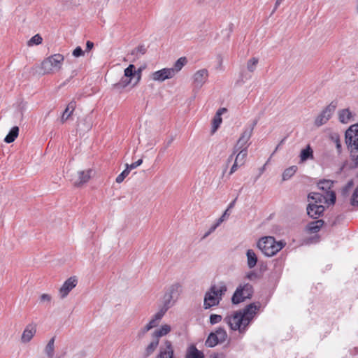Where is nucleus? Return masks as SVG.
Segmentation results:
<instances>
[{"instance_id":"obj_1","label":"nucleus","mask_w":358,"mask_h":358,"mask_svg":"<svg viewBox=\"0 0 358 358\" xmlns=\"http://www.w3.org/2000/svg\"><path fill=\"white\" fill-rule=\"evenodd\" d=\"M260 306L259 302L252 303L246 306L243 310H239L227 315L224 318V322L231 330H238L241 334H243L246 331Z\"/></svg>"},{"instance_id":"obj_2","label":"nucleus","mask_w":358,"mask_h":358,"mask_svg":"<svg viewBox=\"0 0 358 358\" xmlns=\"http://www.w3.org/2000/svg\"><path fill=\"white\" fill-rule=\"evenodd\" d=\"M227 291V285L223 281L212 285L205 294L203 308L209 309L211 307L218 306Z\"/></svg>"},{"instance_id":"obj_3","label":"nucleus","mask_w":358,"mask_h":358,"mask_svg":"<svg viewBox=\"0 0 358 358\" xmlns=\"http://www.w3.org/2000/svg\"><path fill=\"white\" fill-rule=\"evenodd\" d=\"M345 143L350 152L354 167L358 166V123L350 126L345 133Z\"/></svg>"},{"instance_id":"obj_4","label":"nucleus","mask_w":358,"mask_h":358,"mask_svg":"<svg viewBox=\"0 0 358 358\" xmlns=\"http://www.w3.org/2000/svg\"><path fill=\"white\" fill-rule=\"evenodd\" d=\"M286 245L283 241H276L273 236L261 238L257 242L258 248L267 257H272Z\"/></svg>"},{"instance_id":"obj_5","label":"nucleus","mask_w":358,"mask_h":358,"mask_svg":"<svg viewBox=\"0 0 358 358\" xmlns=\"http://www.w3.org/2000/svg\"><path fill=\"white\" fill-rule=\"evenodd\" d=\"M64 57L61 54H55L44 59L41 63V69L44 74L59 71L62 66Z\"/></svg>"},{"instance_id":"obj_6","label":"nucleus","mask_w":358,"mask_h":358,"mask_svg":"<svg viewBox=\"0 0 358 358\" xmlns=\"http://www.w3.org/2000/svg\"><path fill=\"white\" fill-rule=\"evenodd\" d=\"M253 294V287L249 283L241 284L234 292L231 301L234 304H238L246 299H250Z\"/></svg>"},{"instance_id":"obj_7","label":"nucleus","mask_w":358,"mask_h":358,"mask_svg":"<svg viewBox=\"0 0 358 358\" xmlns=\"http://www.w3.org/2000/svg\"><path fill=\"white\" fill-rule=\"evenodd\" d=\"M257 124V120H255L253 121V122L252 124L245 127V128L244 129L240 138H238L236 144L234 147V148L236 150H238L240 149L248 150V148L250 145V143H248V141L252 136L254 128Z\"/></svg>"},{"instance_id":"obj_8","label":"nucleus","mask_w":358,"mask_h":358,"mask_svg":"<svg viewBox=\"0 0 358 358\" xmlns=\"http://www.w3.org/2000/svg\"><path fill=\"white\" fill-rule=\"evenodd\" d=\"M308 199L313 200L315 203L322 204H334L336 201L335 192H330L327 195H324L322 192H311L308 196Z\"/></svg>"},{"instance_id":"obj_9","label":"nucleus","mask_w":358,"mask_h":358,"mask_svg":"<svg viewBox=\"0 0 358 358\" xmlns=\"http://www.w3.org/2000/svg\"><path fill=\"white\" fill-rule=\"evenodd\" d=\"M337 107V102L331 101L317 117L315 121V125L317 127L325 124L331 117Z\"/></svg>"},{"instance_id":"obj_10","label":"nucleus","mask_w":358,"mask_h":358,"mask_svg":"<svg viewBox=\"0 0 358 358\" xmlns=\"http://www.w3.org/2000/svg\"><path fill=\"white\" fill-rule=\"evenodd\" d=\"M155 358H174V349L170 341H164L159 346V352Z\"/></svg>"},{"instance_id":"obj_11","label":"nucleus","mask_w":358,"mask_h":358,"mask_svg":"<svg viewBox=\"0 0 358 358\" xmlns=\"http://www.w3.org/2000/svg\"><path fill=\"white\" fill-rule=\"evenodd\" d=\"M78 280L76 277L72 276L68 278L62 285L59 290V296L62 299L65 298L69 293L76 286Z\"/></svg>"},{"instance_id":"obj_12","label":"nucleus","mask_w":358,"mask_h":358,"mask_svg":"<svg viewBox=\"0 0 358 358\" xmlns=\"http://www.w3.org/2000/svg\"><path fill=\"white\" fill-rule=\"evenodd\" d=\"M173 76L172 69L164 68L153 72L151 75V78L155 81L163 82L166 79L172 78Z\"/></svg>"},{"instance_id":"obj_13","label":"nucleus","mask_w":358,"mask_h":358,"mask_svg":"<svg viewBox=\"0 0 358 358\" xmlns=\"http://www.w3.org/2000/svg\"><path fill=\"white\" fill-rule=\"evenodd\" d=\"M208 72L206 69L197 71L193 76V85L196 89H200L206 82Z\"/></svg>"},{"instance_id":"obj_14","label":"nucleus","mask_w":358,"mask_h":358,"mask_svg":"<svg viewBox=\"0 0 358 358\" xmlns=\"http://www.w3.org/2000/svg\"><path fill=\"white\" fill-rule=\"evenodd\" d=\"M92 170L87 169L85 171H80L77 173L76 176L73 178V184L75 186H80L87 182L91 178Z\"/></svg>"},{"instance_id":"obj_15","label":"nucleus","mask_w":358,"mask_h":358,"mask_svg":"<svg viewBox=\"0 0 358 358\" xmlns=\"http://www.w3.org/2000/svg\"><path fill=\"white\" fill-rule=\"evenodd\" d=\"M36 324L34 323H30L27 324L22 332L21 341L24 343L29 342L36 334Z\"/></svg>"},{"instance_id":"obj_16","label":"nucleus","mask_w":358,"mask_h":358,"mask_svg":"<svg viewBox=\"0 0 358 358\" xmlns=\"http://www.w3.org/2000/svg\"><path fill=\"white\" fill-rule=\"evenodd\" d=\"M324 207L322 204L309 203L307 206V214L312 218L317 219L323 213Z\"/></svg>"},{"instance_id":"obj_17","label":"nucleus","mask_w":358,"mask_h":358,"mask_svg":"<svg viewBox=\"0 0 358 358\" xmlns=\"http://www.w3.org/2000/svg\"><path fill=\"white\" fill-rule=\"evenodd\" d=\"M171 331V327L169 324H163L159 328L155 329L152 334V338H155L159 341V338L167 335Z\"/></svg>"},{"instance_id":"obj_18","label":"nucleus","mask_w":358,"mask_h":358,"mask_svg":"<svg viewBox=\"0 0 358 358\" xmlns=\"http://www.w3.org/2000/svg\"><path fill=\"white\" fill-rule=\"evenodd\" d=\"M176 301V300L166 292L163 297L162 306L159 310L166 313V311L175 304Z\"/></svg>"},{"instance_id":"obj_19","label":"nucleus","mask_w":358,"mask_h":358,"mask_svg":"<svg viewBox=\"0 0 358 358\" xmlns=\"http://www.w3.org/2000/svg\"><path fill=\"white\" fill-rule=\"evenodd\" d=\"M333 184L334 182L332 180H320L317 183V187L322 191V194H324V195H327L330 192H334L333 190H331Z\"/></svg>"},{"instance_id":"obj_20","label":"nucleus","mask_w":358,"mask_h":358,"mask_svg":"<svg viewBox=\"0 0 358 358\" xmlns=\"http://www.w3.org/2000/svg\"><path fill=\"white\" fill-rule=\"evenodd\" d=\"M300 162L303 163L308 159H313V150L310 145L302 149L300 153Z\"/></svg>"},{"instance_id":"obj_21","label":"nucleus","mask_w":358,"mask_h":358,"mask_svg":"<svg viewBox=\"0 0 358 358\" xmlns=\"http://www.w3.org/2000/svg\"><path fill=\"white\" fill-rule=\"evenodd\" d=\"M76 107V103L75 101H71L69 103L61 117V121L62 122H64L69 118V117L73 114Z\"/></svg>"},{"instance_id":"obj_22","label":"nucleus","mask_w":358,"mask_h":358,"mask_svg":"<svg viewBox=\"0 0 358 358\" xmlns=\"http://www.w3.org/2000/svg\"><path fill=\"white\" fill-rule=\"evenodd\" d=\"M185 358H204V355L192 345L187 348Z\"/></svg>"},{"instance_id":"obj_23","label":"nucleus","mask_w":358,"mask_h":358,"mask_svg":"<svg viewBox=\"0 0 358 358\" xmlns=\"http://www.w3.org/2000/svg\"><path fill=\"white\" fill-rule=\"evenodd\" d=\"M352 118V113L349 109H342L338 111V120L341 123L347 124L351 121Z\"/></svg>"},{"instance_id":"obj_24","label":"nucleus","mask_w":358,"mask_h":358,"mask_svg":"<svg viewBox=\"0 0 358 358\" xmlns=\"http://www.w3.org/2000/svg\"><path fill=\"white\" fill-rule=\"evenodd\" d=\"M182 291V287L180 284L176 282L171 285L166 290V292L169 293L173 299L176 301L178 299Z\"/></svg>"},{"instance_id":"obj_25","label":"nucleus","mask_w":358,"mask_h":358,"mask_svg":"<svg viewBox=\"0 0 358 358\" xmlns=\"http://www.w3.org/2000/svg\"><path fill=\"white\" fill-rule=\"evenodd\" d=\"M236 153H237V155L236 156L234 161H236V162H238L240 166L243 165L245 164V159L248 155V150L240 149L238 150H236L234 148V154H236Z\"/></svg>"},{"instance_id":"obj_26","label":"nucleus","mask_w":358,"mask_h":358,"mask_svg":"<svg viewBox=\"0 0 358 358\" xmlns=\"http://www.w3.org/2000/svg\"><path fill=\"white\" fill-rule=\"evenodd\" d=\"M165 315V313L159 310L152 317L148 324L150 326L151 329H153L157 327L159 324V322Z\"/></svg>"},{"instance_id":"obj_27","label":"nucleus","mask_w":358,"mask_h":358,"mask_svg":"<svg viewBox=\"0 0 358 358\" xmlns=\"http://www.w3.org/2000/svg\"><path fill=\"white\" fill-rule=\"evenodd\" d=\"M146 52V49L144 45H139L137 48L132 50L130 54L128 55L133 57L129 60L134 62L136 59H138L141 55H144Z\"/></svg>"},{"instance_id":"obj_28","label":"nucleus","mask_w":358,"mask_h":358,"mask_svg":"<svg viewBox=\"0 0 358 358\" xmlns=\"http://www.w3.org/2000/svg\"><path fill=\"white\" fill-rule=\"evenodd\" d=\"M246 256H247V264L250 268H254L257 262V257L255 254V252L249 249L246 252Z\"/></svg>"},{"instance_id":"obj_29","label":"nucleus","mask_w":358,"mask_h":358,"mask_svg":"<svg viewBox=\"0 0 358 358\" xmlns=\"http://www.w3.org/2000/svg\"><path fill=\"white\" fill-rule=\"evenodd\" d=\"M324 223V222L322 220H317L316 221L311 222L308 224L307 229L310 233H316L320 231Z\"/></svg>"},{"instance_id":"obj_30","label":"nucleus","mask_w":358,"mask_h":358,"mask_svg":"<svg viewBox=\"0 0 358 358\" xmlns=\"http://www.w3.org/2000/svg\"><path fill=\"white\" fill-rule=\"evenodd\" d=\"M55 338L52 337L46 345L44 352L48 358H53L55 354Z\"/></svg>"},{"instance_id":"obj_31","label":"nucleus","mask_w":358,"mask_h":358,"mask_svg":"<svg viewBox=\"0 0 358 358\" xmlns=\"http://www.w3.org/2000/svg\"><path fill=\"white\" fill-rule=\"evenodd\" d=\"M136 68L134 64H129L127 68L124 69V76L125 78H129L133 83L136 79Z\"/></svg>"},{"instance_id":"obj_32","label":"nucleus","mask_w":358,"mask_h":358,"mask_svg":"<svg viewBox=\"0 0 358 358\" xmlns=\"http://www.w3.org/2000/svg\"><path fill=\"white\" fill-rule=\"evenodd\" d=\"M19 134V128L17 126L13 127L6 136L4 138V141L7 143H10L13 142L15 138L17 137Z\"/></svg>"},{"instance_id":"obj_33","label":"nucleus","mask_w":358,"mask_h":358,"mask_svg":"<svg viewBox=\"0 0 358 358\" xmlns=\"http://www.w3.org/2000/svg\"><path fill=\"white\" fill-rule=\"evenodd\" d=\"M158 345L159 341L155 338H152V341L148 345V346L145 349V357H148L150 355H151L155 351Z\"/></svg>"},{"instance_id":"obj_34","label":"nucleus","mask_w":358,"mask_h":358,"mask_svg":"<svg viewBox=\"0 0 358 358\" xmlns=\"http://www.w3.org/2000/svg\"><path fill=\"white\" fill-rule=\"evenodd\" d=\"M221 110H226V108H220L217 111L216 115L214 117L213 120V129H212L213 132H215L218 129L220 124L222 123Z\"/></svg>"},{"instance_id":"obj_35","label":"nucleus","mask_w":358,"mask_h":358,"mask_svg":"<svg viewBox=\"0 0 358 358\" xmlns=\"http://www.w3.org/2000/svg\"><path fill=\"white\" fill-rule=\"evenodd\" d=\"M187 59L185 57L179 58L174 64L173 67L171 69L173 71V76L176 75V73L179 72L182 67L186 64L187 63Z\"/></svg>"},{"instance_id":"obj_36","label":"nucleus","mask_w":358,"mask_h":358,"mask_svg":"<svg viewBox=\"0 0 358 358\" xmlns=\"http://www.w3.org/2000/svg\"><path fill=\"white\" fill-rule=\"evenodd\" d=\"M218 343H220V342L217 340V338L216 337L215 334L213 332H211L208 335V336L205 342V345L208 348H213Z\"/></svg>"},{"instance_id":"obj_37","label":"nucleus","mask_w":358,"mask_h":358,"mask_svg":"<svg viewBox=\"0 0 358 358\" xmlns=\"http://www.w3.org/2000/svg\"><path fill=\"white\" fill-rule=\"evenodd\" d=\"M297 171L296 166H292L286 169L282 173V180L285 181L290 179Z\"/></svg>"},{"instance_id":"obj_38","label":"nucleus","mask_w":358,"mask_h":358,"mask_svg":"<svg viewBox=\"0 0 358 358\" xmlns=\"http://www.w3.org/2000/svg\"><path fill=\"white\" fill-rule=\"evenodd\" d=\"M92 123L90 117H85L82 122L78 124V127L80 130L88 131L92 128Z\"/></svg>"},{"instance_id":"obj_39","label":"nucleus","mask_w":358,"mask_h":358,"mask_svg":"<svg viewBox=\"0 0 358 358\" xmlns=\"http://www.w3.org/2000/svg\"><path fill=\"white\" fill-rule=\"evenodd\" d=\"M220 343H223L227 338V334L224 328L220 327L215 332Z\"/></svg>"},{"instance_id":"obj_40","label":"nucleus","mask_w":358,"mask_h":358,"mask_svg":"<svg viewBox=\"0 0 358 358\" xmlns=\"http://www.w3.org/2000/svg\"><path fill=\"white\" fill-rule=\"evenodd\" d=\"M259 59L257 57H252L247 62V69L248 71L252 73L255 71Z\"/></svg>"},{"instance_id":"obj_41","label":"nucleus","mask_w":358,"mask_h":358,"mask_svg":"<svg viewBox=\"0 0 358 358\" xmlns=\"http://www.w3.org/2000/svg\"><path fill=\"white\" fill-rule=\"evenodd\" d=\"M132 83L133 82L129 80V78H125L124 76L122 78L120 81L116 84L114 85V87L115 88H124L129 84Z\"/></svg>"},{"instance_id":"obj_42","label":"nucleus","mask_w":358,"mask_h":358,"mask_svg":"<svg viewBox=\"0 0 358 358\" xmlns=\"http://www.w3.org/2000/svg\"><path fill=\"white\" fill-rule=\"evenodd\" d=\"M42 37L39 34H36L28 41L27 45L29 46L39 45L42 43Z\"/></svg>"},{"instance_id":"obj_43","label":"nucleus","mask_w":358,"mask_h":358,"mask_svg":"<svg viewBox=\"0 0 358 358\" xmlns=\"http://www.w3.org/2000/svg\"><path fill=\"white\" fill-rule=\"evenodd\" d=\"M129 172L130 171L129 170V164H127V169L117 176L115 179L116 182L121 183L124 180V179L129 175Z\"/></svg>"},{"instance_id":"obj_44","label":"nucleus","mask_w":358,"mask_h":358,"mask_svg":"<svg viewBox=\"0 0 358 358\" xmlns=\"http://www.w3.org/2000/svg\"><path fill=\"white\" fill-rule=\"evenodd\" d=\"M150 329H152L150 326L147 324L143 327L141 328L138 332L137 336L138 338H142L145 334L149 331Z\"/></svg>"},{"instance_id":"obj_45","label":"nucleus","mask_w":358,"mask_h":358,"mask_svg":"<svg viewBox=\"0 0 358 358\" xmlns=\"http://www.w3.org/2000/svg\"><path fill=\"white\" fill-rule=\"evenodd\" d=\"M222 319V317L221 315H216V314H212L210 316V322L211 324H217V323H219L220 322H221Z\"/></svg>"},{"instance_id":"obj_46","label":"nucleus","mask_w":358,"mask_h":358,"mask_svg":"<svg viewBox=\"0 0 358 358\" xmlns=\"http://www.w3.org/2000/svg\"><path fill=\"white\" fill-rule=\"evenodd\" d=\"M351 204L354 206H358V185L352 196Z\"/></svg>"},{"instance_id":"obj_47","label":"nucleus","mask_w":358,"mask_h":358,"mask_svg":"<svg viewBox=\"0 0 358 358\" xmlns=\"http://www.w3.org/2000/svg\"><path fill=\"white\" fill-rule=\"evenodd\" d=\"M72 55L75 57H79L84 55V51L80 46H78L73 50Z\"/></svg>"},{"instance_id":"obj_48","label":"nucleus","mask_w":358,"mask_h":358,"mask_svg":"<svg viewBox=\"0 0 358 358\" xmlns=\"http://www.w3.org/2000/svg\"><path fill=\"white\" fill-rule=\"evenodd\" d=\"M51 299H52V297L48 294H43L40 296V301L41 303H45V302L50 303Z\"/></svg>"},{"instance_id":"obj_49","label":"nucleus","mask_w":358,"mask_h":358,"mask_svg":"<svg viewBox=\"0 0 358 358\" xmlns=\"http://www.w3.org/2000/svg\"><path fill=\"white\" fill-rule=\"evenodd\" d=\"M334 141L336 143V147L338 150V153L341 152V144L340 142L339 137L338 136H336L335 137H333Z\"/></svg>"},{"instance_id":"obj_50","label":"nucleus","mask_w":358,"mask_h":358,"mask_svg":"<svg viewBox=\"0 0 358 358\" xmlns=\"http://www.w3.org/2000/svg\"><path fill=\"white\" fill-rule=\"evenodd\" d=\"M142 70H143L142 68H139L138 70H136V79L134 82L133 86L137 85L139 83L141 78Z\"/></svg>"},{"instance_id":"obj_51","label":"nucleus","mask_w":358,"mask_h":358,"mask_svg":"<svg viewBox=\"0 0 358 358\" xmlns=\"http://www.w3.org/2000/svg\"><path fill=\"white\" fill-rule=\"evenodd\" d=\"M220 224H218V222L216 221V222H215L213 225H212V226L210 227V228L209 229V230H208V231L205 234V235H204V236H203V237H204V238H206V237H207L208 236H209V235H210L212 232H213V231L216 229V228H217L218 226H220Z\"/></svg>"},{"instance_id":"obj_52","label":"nucleus","mask_w":358,"mask_h":358,"mask_svg":"<svg viewBox=\"0 0 358 358\" xmlns=\"http://www.w3.org/2000/svg\"><path fill=\"white\" fill-rule=\"evenodd\" d=\"M143 163V159H140L138 161L131 163L130 165H129V170L134 169L139 166Z\"/></svg>"},{"instance_id":"obj_53","label":"nucleus","mask_w":358,"mask_h":358,"mask_svg":"<svg viewBox=\"0 0 358 358\" xmlns=\"http://www.w3.org/2000/svg\"><path fill=\"white\" fill-rule=\"evenodd\" d=\"M229 216V212L228 211V210H226L222 214V215L217 220V222H218V224H221V223L224 222L225 219Z\"/></svg>"},{"instance_id":"obj_54","label":"nucleus","mask_w":358,"mask_h":358,"mask_svg":"<svg viewBox=\"0 0 358 358\" xmlns=\"http://www.w3.org/2000/svg\"><path fill=\"white\" fill-rule=\"evenodd\" d=\"M239 164L238 162H236V161H234V164L232 165L231 169H230V171H229V175H231L233 174L234 173H235L238 167Z\"/></svg>"},{"instance_id":"obj_55","label":"nucleus","mask_w":358,"mask_h":358,"mask_svg":"<svg viewBox=\"0 0 358 358\" xmlns=\"http://www.w3.org/2000/svg\"><path fill=\"white\" fill-rule=\"evenodd\" d=\"M256 276H257V274L253 271H250L248 273H247V275H246V278L249 280H252L254 278H255Z\"/></svg>"},{"instance_id":"obj_56","label":"nucleus","mask_w":358,"mask_h":358,"mask_svg":"<svg viewBox=\"0 0 358 358\" xmlns=\"http://www.w3.org/2000/svg\"><path fill=\"white\" fill-rule=\"evenodd\" d=\"M94 47V43L90 41H87L86 43V51H90Z\"/></svg>"},{"instance_id":"obj_57","label":"nucleus","mask_w":358,"mask_h":358,"mask_svg":"<svg viewBox=\"0 0 358 358\" xmlns=\"http://www.w3.org/2000/svg\"><path fill=\"white\" fill-rule=\"evenodd\" d=\"M236 199H235L234 201H232L229 203V205L228 208H227V210H228V211H229V210H230L231 208H232L234 206L235 203H236Z\"/></svg>"},{"instance_id":"obj_58","label":"nucleus","mask_w":358,"mask_h":358,"mask_svg":"<svg viewBox=\"0 0 358 358\" xmlns=\"http://www.w3.org/2000/svg\"><path fill=\"white\" fill-rule=\"evenodd\" d=\"M282 1H283V0H277V1H276L275 4V8H274V9H273V12H274V11L277 9V8L278 7V6L282 3Z\"/></svg>"},{"instance_id":"obj_59","label":"nucleus","mask_w":358,"mask_h":358,"mask_svg":"<svg viewBox=\"0 0 358 358\" xmlns=\"http://www.w3.org/2000/svg\"><path fill=\"white\" fill-rule=\"evenodd\" d=\"M234 155H235V154H234V152H233V153H232V154H231V155L228 157L227 161V165H228V164H229V163L233 160V159H234Z\"/></svg>"},{"instance_id":"obj_60","label":"nucleus","mask_w":358,"mask_h":358,"mask_svg":"<svg viewBox=\"0 0 358 358\" xmlns=\"http://www.w3.org/2000/svg\"><path fill=\"white\" fill-rule=\"evenodd\" d=\"M265 165H264L260 169H259V175H261L262 173H264V170H265Z\"/></svg>"},{"instance_id":"obj_61","label":"nucleus","mask_w":358,"mask_h":358,"mask_svg":"<svg viewBox=\"0 0 358 358\" xmlns=\"http://www.w3.org/2000/svg\"><path fill=\"white\" fill-rule=\"evenodd\" d=\"M352 182H349L348 183V185L346 186V189L352 186Z\"/></svg>"},{"instance_id":"obj_62","label":"nucleus","mask_w":358,"mask_h":358,"mask_svg":"<svg viewBox=\"0 0 358 358\" xmlns=\"http://www.w3.org/2000/svg\"><path fill=\"white\" fill-rule=\"evenodd\" d=\"M225 111H226V110H221V115H222L224 112H225Z\"/></svg>"}]
</instances>
